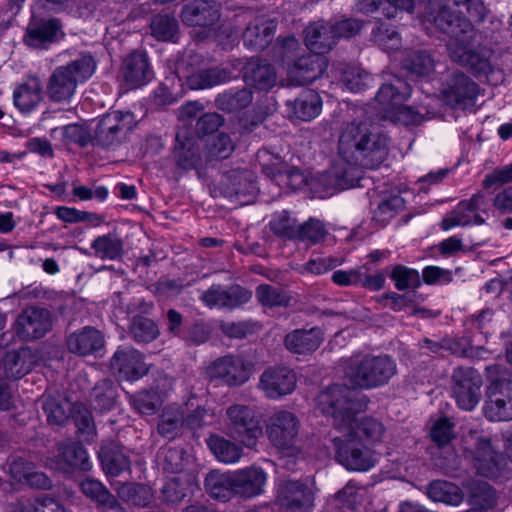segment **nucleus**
Instances as JSON below:
<instances>
[{"instance_id": "f257e3e1", "label": "nucleus", "mask_w": 512, "mask_h": 512, "mask_svg": "<svg viewBox=\"0 0 512 512\" xmlns=\"http://www.w3.org/2000/svg\"><path fill=\"white\" fill-rule=\"evenodd\" d=\"M428 21L449 36L447 49L453 62L466 68L478 79H489L496 71L492 62L493 51L487 47L472 48L476 37L474 22L486 17L482 0H434Z\"/></svg>"}, {"instance_id": "f03ea898", "label": "nucleus", "mask_w": 512, "mask_h": 512, "mask_svg": "<svg viewBox=\"0 0 512 512\" xmlns=\"http://www.w3.org/2000/svg\"><path fill=\"white\" fill-rule=\"evenodd\" d=\"M388 135L364 122L344 123L338 138L340 161L311 180L314 189H348L359 184L360 168L376 169L387 158Z\"/></svg>"}, {"instance_id": "7ed1b4c3", "label": "nucleus", "mask_w": 512, "mask_h": 512, "mask_svg": "<svg viewBox=\"0 0 512 512\" xmlns=\"http://www.w3.org/2000/svg\"><path fill=\"white\" fill-rule=\"evenodd\" d=\"M321 412L333 418L334 427L359 442L374 447L383 441L386 428L374 417L357 418L365 407L364 396L346 385L334 384L317 398Z\"/></svg>"}, {"instance_id": "20e7f679", "label": "nucleus", "mask_w": 512, "mask_h": 512, "mask_svg": "<svg viewBox=\"0 0 512 512\" xmlns=\"http://www.w3.org/2000/svg\"><path fill=\"white\" fill-rule=\"evenodd\" d=\"M397 373L395 360L387 354L352 357L344 369L346 380L355 388L370 390L385 386Z\"/></svg>"}, {"instance_id": "39448f33", "label": "nucleus", "mask_w": 512, "mask_h": 512, "mask_svg": "<svg viewBox=\"0 0 512 512\" xmlns=\"http://www.w3.org/2000/svg\"><path fill=\"white\" fill-rule=\"evenodd\" d=\"M96 69L90 54H80L65 65L56 67L48 78L45 93L55 103L70 102L78 84L88 80Z\"/></svg>"}, {"instance_id": "423d86ee", "label": "nucleus", "mask_w": 512, "mask_h": 512, "mask_svg": "<svg viewBox=\"0 0 512 512\" xmlns=\"http://www.w3.org/2000/svg\"><path fill=\"white\" fill-rule=\"evenodd\" d=\"M132 112L112 111L103 115L94 129L93 146L102 149H115L127 140L136 126Z\"/></svg>"}, {"instance_id": "0eeeda50", "label": "nucleus", "mask_w": 512, "mask_h": 512, "mask_svg": "<svg viewBox=\"0 0 512 512\" xmlns=\"http://www.w3.org/2000/svg\"><path fill=\"white\" fill-rule=\"evenodd\" d=\"M262 427L253 407L234 404L226 410V434L247 448H254L262 435Z\"/></svg>"}, {"instance_id": "6e6552de", "label": "nucleus", "mask_w": 512, "mask_h": 512, "mask_svg": "<svg viewBox=\"0 0 512 512\" xmlns=\"http://www.w3.org/2000/svg\"><path fill=\"white\" fill-rule=\"evenodd\" d=\"M299 427V419L293 412L277 410L267 418L265 434L276 449L294 454L298 450Z\"/></svg>"}, {"instance_id": "1a4fd4ad", "label": "nucleus", "mask_w": 512, "mask_h": 512, "mask_svg": "<svg viewBox=\"0 0 512 512\" xmlns=\"http://www.w3.org/2000/svg\"><path fill=\"white\" fill-rule=\"evenodd\" d=\"M333 443L337 461L348 470L368 471L378 462V454L371 447L347 433H342L341 437H334Z\"/></svg>"}, {"instance_id": "9d476101", "label": "nucleus", "mask_w": 512, "mask_h": 512, "mask_svg": "<svg viewBox=\"0 0 512 512\" xmlns=\"http://www.w3.org/2000/svg\"><path fill=\"white\" fill-rule=\"evenodd\" d=\"M481 374L472 367H456L451 375L452 396L462 410H473L481 399Z\"/></svg>"}, {"instance_id": "9b49d317", "label": "nucleus", "mask_w": 512, "mask_h": 512, "mask_svg": "<svg viewBox=\"0 0 512 512\" xmlns=\"http://www.w3.org/2000/svg\"><path fill=\"white\" fill-rule=\"evenodd\" d=\"M200 57L198 55L189 56V60H183L178 68L177 73L180 79H185V84L192 90L208 89L217 85L229 82L233 78L232 70L214 66L194 70L192 66L198 63Z\"/></svg>"}, {"instance_id": "f8f14e48", "label": "nucleus", "mask_w": 512, "mask_h": 512, "mask_svg": "<svg viewBox=\"0 0 512 512\" xmlns=\"http://www.w3.org/2000/svg\"><path fill=\"white\" fill-rule=\"evenodd\" d=\"M206 376L230 387L241 386L251 376V365L240 355L228 354L212 361L206 368Z\"/></svg>"}, {"instance_id": "ddd939ff", "label": "nucleus", "mask_w": 512, "mask_h": 512, "mask_svg": "<svg viewBox=\"0 0 512 512\" xmlns=\"http://www.w3.org/2000/svg\"><path fill=\"white\" fill-rule=\"evenodd\" d=\"M484 414L490 421L512 419V381L495 379L487 389Z\"/></svg>"}, {"instance_id": "4468645a", "label": "nucleus", "mask_w": 512, "mask_h": 512, "mask_svg": "<svg viewBox=\"0 0 512 512\" xmlns=\"http://www.w3.org/2000/svg\"><path fill=\"white\" fill-rule=\"evenodd\" d=\"M442 94L448 105L465 109L475 105L479 87L465 73L457 71L451 73L443 83Z\"/></svg>"}, {"instance_id": "2eb2a0df", "label": "nucleus", "mask_w": 512, "mask_h": 512, "mask_svg": "<svg viewBox=\"0 0 512 512\" xmlns=\"http://www.w3.org/2000/svg\"><path fill=\"white\" fill-rule=\"evenodd\" d=\"M53 327L52 314L48 309L29 306L17 317L15 332L24 341L44 337Z\"/></svg>"}, {"instance_id": "dca6fc26", "label": "nucleus", "mask_w": 512, "mask_h": 512, "mask_svg": "<svg viewBox=\"0 0 512 512\" xmlns=\"http://www.w3.org/2000/svg\"><path fill=\"white\" fill-rule=\"evenodd\" d=\"M314 495L300 480H284L278 484L276 501L286 512H312Z\"/></svg>"}, {"instance_id": "f3484780", "label": "nucleus", "mask_w": 512, "mask_h": 512, "mask_svg": "<svg viewBox=\"0 0 512 512\" xmlns=\"http://www.w3.org/2000/svg\"><path fill=\"white\" fill-rule=\"evenodd\" d=\"M221 194L231 201L248 203L249 197L257 191L255 176L247 169H232L223 173L219 182Z\"/></svg>"}, {"instance_id": "a211bd4d", "label": "nucleus", "mask_w": 512, "mask_h": 512, "mask_svg": "<svg viewBox=\"0 0 512 512\" xmlns=\"http://www.w3.org/2000/svg\"><path fill=\"white\" fill-rule=\"evenodd\" d=\"M251 298L252 292L247 288L240 285L224 288L220 284H213L200 296V300L209 308L218 307L229 310L246 304Z\"/></svg>"}, {"instance_id": "6ab92c4d", "label": "nucleus", "mask_w": 512, "mask_h": 512, "mask_svg": "<svg viewBox=\"0 0 512 512\" xmlns=\"http://www.w3.org/2000/svg\"><path fill=\"white\" fill-rule=\"evenodd\" d=\"M112 372L120 379L135 381L149 371L144 356L132 347H119L110 361Z\"/></svg>"}, {"instance_id": "aec40b11", "label": "nucleus", "mask_w": 512, "mask_h": 512, "mask_svg": "<svg viewBox=\"0 0 512 512\" xmlns=\"http://www.w3.org/2000/svg\"><path fill=\"white\" fill-rule=\"evenodd\" d=\"M296 374L287 367H270L259 380L258 388L269 399H279L291 394L296 387Z\"/></svg>"}, {"instance_id": "412c9836", "label": "nucleus", "mask_w": 512, "mask_h": 512, "mask_svg": "<svg viewBox=\"0 0 512 512\" xmlns=\"http://www.w3.org/2000/svg\"><path fill=\"white\" fill-rule=\"evenodd\" d=\"M485 196L483 193L473 195L469 200L461 201L441 222L445 231L456 226L481 225L485 222L478 213L484 210Z\"/></svg>"}, {"instance_id": "4be33fe9", "label": "nucleus", "mask_w": 512, "mask_h": 512, "mask_svg": "<svg viewBox=\"0 0 512 512\" xmlns=\"http://www.w3.org/2000/svg\"><path fill=\"white\" fill-rule=\"evenodd\" d=\"M506 461L497 452L489 438L477 439L474 455V467L477 473L486 478H496L500 475Z\"/></svg>"}, {"instance_id": "5701e85b", "label": "nucleus", "mask_w": 512, "mask_h": 512, "mask_svg": "<svg viewBox=\"0 0 512 512\" xmlns=\"http://www.w3.org/2000/svg\"><path fill=\"white\" fill-rule=\"evenodd\" d=\"M326 59L314 52L299 57L288 67V75L298 85H307L326 70Z\"/></svg>"}, {"instance_id": "b1692460", "label": "nucleus", "mask_w": 512, "mask_h": 512, "mask_svg": "<svg viewBox=\"0 0 512 512\" xmlns=\"http://www.w3.org/2000/svg\"><path fill=\"white\" fill-rule=\"evenodd\" d=\"M411 94L410 85L399 77H393L389 82L379 88L375 101L379 105V113L382 117L395 110L404 103Z\"/></svg>"}, {"instance_id": "393cba45", "label": "nucleus", "mask_w": 512, "mask_h": 512, "mask_svg": "<svg viewBox=\"0 0 512 512\" xmlns=\"http://www.w3.org/2000/svg\"><path fill=\"white\" fill-rule=\"evenodd\" d=\"M104 343L103 334L92 326H85L72 332L66 338L68 351L78 356L92 355L101 350Z\"/></svg>"}, {"instance_id": "a878e982", "label": "nucleus", "mask_w": 512, "mask_h": 512, "mask_svg": "<svg viewBox=\"0 0 512 512\" xmlns=\"http://www.w3.org/2000/svg\"><path fill=\"white\" fill-rule=\"evenodd\" d=\"M276 22L265 15H258L249 22L244 33L243 43L246 47L263 50L273 40Z\"/></svg>"}, {"instance_id": "bb28decb", "label": "nucleus", "mask_w": 512, "mask_h": 512, "mask_svg": "<svg viewBox=\"0 0 512 512\" xmlns=\"http://www.w3.org/2000/svg\"><path fill=\"white\" fill-rule=\"evenodd\" d=\"M122 72L126 84L130 88H138L153 78V71L145 52L134 51L123 61Z\"/></svg>"}, {"instance_id": "cd10ccee", "label": "nucleus", "mask_w": 512, "mask_h": 512, "mask_svg": "<svg viewBox=\"0 0 512 512\" xmlns=\"http://www.w3.org/2000/svg\"><path fill=\"white\" fill-rule=\"evenodd\" d=\"M50 466L54 470L68 472L70 469L88 471L91 469L86 449L79 443H68L59 447V453L51 459Z\"/></svg>"}, {"instance_id": "c85d7f7f", "label": "nucleus", "mask_w": 512, "mask_h": 512, "mask_svg": "<svg viewBox=\"0 0 512 512\" xmlns=\"http://www.w3.org/2000/svg\"><path fill=\"white\" fill-rule=\"evenodd\" d=\"M243 78L247 85L267 91L275 86L277 74L275 68L266 60L251 58L243 67Z\"/></svg>"}, {"instance_id": "c756f323", "label": "nucleus", "mask_w": 512, "mask_h": 512, "mask_svg": "<svg viewBox=\"0 0 512 512\" xmlns=\"http://www.w3.org/2000/svg\"><path fill=\"white\" fill-rule=\"evenodd\" d=\"M235 496L256 497L263 493L267 476L263 469L247 467L233 473Z\"/></svg>"}, {"instance_id": "7c9ffc66", "label": "nucleus", "mask_w": 512, "mask_h": 512, "mask_svg": "<svg viewBox=\"0 0 512 512\" xmlns=\"http://www.w3.org/2000/svg\"><path fill=\"white\" fill-rule=\"evenodd\" d=\"M181 17L189 26H212L220 19V7L215 1H194L183 7Z\"/></svg>"}, {"instance_id": "2f4dec72", "label": "nucleus", "mask_w": 512, "mask_h": 512, "mask_svg": "<svg viewBox=\"0 0 512 512\" xmlns=\"http://www.w3.org/2000/svg\"><path fill=\"white\" fill-rule=\"evenodd\" d=\"M304 34L307 48L321 56L329 52L337 43L332 22L322 20L311 23L305 28Z\"/></svg>"}, {"instance_id": "473e14b6", "label": "nucleus", "mask_w": 512, "mask_h": 512, "mask_svg": "<svg viewBox=\"0 0 512 512\" xmlns=\"http://www.w3.org/2000/svg\"><path fill=\"white\" fill-rule=\"evenodd\" d=\"M173 156L177 167L188 171L197 169L201 163L200 148L196 139L188 131H179L176 134V144Z\"/></svg>"}, {"instance_id": "72a5a7b5", "label": "nucleus", "mask_w": 512, "mask_h": 512, "mask_svg": "<svg viewBox=\"0 0 512 512\" xmlns=\"http://www.w3.org/2000/svg\"><path fill=\"white\" fill-rule=\"evenodd\" d=\"M99 459L104 471L110 476H118L130 469L128 450L116 441H109L101 446Z\"/></svg>"}, {"instance_id": "f704fd0d", "label": "nucleus", "mask_w": 512, "mask_h": 512, "mask_svg": "<svg viewBox=\"0 0 512 512\" xmlns=\"http://www.w3.org/2000/svg\"><path fill=\"white\" fill-rule=\"evenodd\" d=\"M323 341V334L320 328L309 330L297 329L288 333L284 343L286 348L295 354H308L317 350Z\"/></svg>"}, {"instance_id": "c9c22d12", "label": "nucleus", "mask_w": 512, "mask_h": 512, "mask_svg": "<svg viewBox=\"0 0 512 512\" xmlns=\"http://www.w3.org/2000/svg\"><path fill=\"white\" fill-rule=\"evenodd\" d=\"M42 101V85L38 77H29L13 92V102L22 113L33 111Z\"/></svg>"}, {"instance_id": "e433bc0d", "label": "nucleus", "mask_w": 512, "mask_h": 512, "mask_svg": "<svg viewBox=\"0 0 512 512\" xmlns=\"http://www.w3.org/2000/svg\"><path fill=\"white\" fill-rule=\"evenodd\" d=\"M233 481V473L212 470L205 477V491L210 497L226 502L235 496Z\"/></svg>"}, {"instance_id": "4c0bfd02", "label": "nucleus", "mask_w": 512, "mask_h": 512, "mask_svg": "<svg viewBox=\"0 0 512 512\" xmlns=\"http://www.w3.org/2000/svg\"><path fill=\"white\" fill-rule=\"evenodd\" d=\"M82 493L91 500L111 511L122 512L124 508L116 497L98 480L86 478L80 482Z\"/></svg>"}, {"instance_id": "58836bf2", "label": "nucleus", "mask_w": 512, "mask_h": 512, "mask_svg": "<svg viewBox=\"0 0 512 512\" xmlns=\"http://www.w3.org/2000/svg\"><path fill=\"white\" fill-rule=\"evenodd\" d=\"M4 370L9 378L19 379L32 370L34 355L29 348L8 351L4 357Z\"/></svg>"}, {"instance_id": "ea45409f", "label": "nucleus", "mask_w": 512, "mask_h": 512, "mask_svg": "<svg viewBox=\"0 0 512 512\" xmlns=\"http://www.w3.org/2000/svg\"><path fill=\"white\" fill-rule=\"evenodd\" d=\"M253 100L252 92L246 88H230L219 93L215 98V106L224 112L234 113L248 107Z\"/></svg>"}, {"instance_id": "a19ab883", "label": "nucleus", "mask_w": 512, "mask_h": 512, "mask_svg": "<svg viewBox=\"0 0 512 512\" xmlns=\"http://www.w3.org/2000/svg\"><path fill=\"white\" fill-rule=\"evenodd\" d=\"M60 22L57 19L42 20L31 24L25 36V42L31 47H43L54 41Z\"/></svg>"}, {"instance_id": "79ce46f5", "label": "nucleus", "mask_w": 512, "mask_h": 512, "mask_svg": "<svg viewBox=\"0 0 512 512\" xmlns=\"http://www.w3.org/2000/svg\"><path fill=\"white\" fill-rule=\"evenodd\" d=\"M91 249L102 260H118L124 254V242L117 234L109 233L95 238Z\"/></svg>"}, {"instance_id": "37998d69", "label": "nucleus", "mask_w": 512, "mask_h": 512, "mask_svg": "<svg viewBox=\"0 0 512 512\" xmlns=\"http://www.w3.org/2000/svg\"><path fill=\"white\" fill-rule=\"evenodd\" d=\"M257 301L264 307H288L291 296L284 288L271 284H260L255 289Z\"/></svg>"}, {"instance_id": "c03bdc74", "label": "nucleus", "mask_w": 512, "mask_h": 512, "mask_svg": "<svg viewBox=\"0 0 512 512\" xmlns=\"http://www.w3.org/2000/svg\"><path fill=\"white\" fill-rule=\"evenodd\" d=\"M428 497L434 502L457 506L463 501L460 488L450 482L433 481L427 488Z\"/></svg>"}, {"instance_id": "a18cd8bd", "label": "nucleus", "mask_w": 512, "mask_h": 512, "mask_svg": "<svg viewBox=\"0 0 512 512\" xmlns=\"http://www.w3.org/2000/svg\"><path fill=\"white\" fill-rule=\"evenodd\" d=\"M207 445L215 457L223 463H235L242 456L241 447L218 435L209 436Z\"/></svg>"}, {"instance_id": "49530a36", "label": "nucleus", "mask_w": 512, "mask_h": 512, "mask_svg": "<svg viewBox=\"0 0 512 512\" xmlns=\"http://www.w3.org/2000/svg\"><path fill=\"white\" fill-rule=\"evenodd\" d=\"M118 496L134 506L146 507L154 499V492L151 487L144 484L126 483L119 487Z\"/></svg>"}, {"instance_id": "de8ad7c7", "label": "nucleus", "mask_w": 512, "mask_h": 512, "mask_svg": "<svg viewBox=\"0 0 512 512\" xmlns=\"http://www.w3.org/2000/svg\"><path fill=\"white\" fill-rule=\"evenodd\" d=\"M322 101L314 90L304 91L294 103L295 115L304 121H310L320 114Z\"/></svg>"}, {"instance_id": "09e8293b", "label": "nucleus", "mask_w": 512, "mask_h": 512, "mask_svg": "<svg viewBox=\"0 0 512 512\" xmlns=\"http://www.w3.org/2000/svg\"><path fill=\"white\" fill-rule=\"evenodd\" d=\"M116 389L109 379H102L96 383L91 392V403L99 411L111 410L116 401Z\"/></svg>"}, {"instance_id": "8fccbe9b", "label": "nucleus", "mask_w": 512, "mask_h": 512, "mask_svg": "<svg viewBox=\"0 0 512 512\" xmlns=\"http://www.w3.org/2000/svg\"><path fill=\"white\" fill-rule=\"evenodd\" d=\"M191 479L187 476H176L168 479L162 489V501L166 504H178L187 496Z\"/></svg>"}, {"instance_id": "3c124183", "label": "nucleus", "mask_w": 512, "mask_h": 512, "mask_svg": "<svg viewBox=\"0 0 512 512\" xmlns=\"http://www.w3.org/2000/svg\"><path fill=\"white\" fill-rule=\"evenodd\" d=\"M403 67L416 76H428L434 71L435 62L427 51L416 50L407 54Z\"/></svg>"}, {"instance_id": "603ef678", "label": "nucleus", "mask_w": 512, "mask_h": 512, "mask_svg": "<svg viewBox=\"0 0 512 512\" xmlns=\"http://www.w3.org/2000/svg\"><path fill=\"white\" fill-rule=\"evenodd\" d=\"M74 405L66 399L47 397L43 403V409L50 424L62 425L71 415Z\"/></svg>"}, {"instance_id": "864d4df0", "label": "nucleus", "mask_w": 512, "mask_h": 512, "mask_svg": "<svg viewBox=\"0 0 512 512\" xmlns=\"http://www.w3.org/2000/svg\"><path fill=\"white\" fill-rule=\"evenodd\" d=\"M371 41L384 50H396L401 45L399 33L388 23L377 21L371 32Z\"/></svg>"}, {"instance_id": "5fc2aeb1", "label": "nucleus", "mask_w": 512, "mask_h": 512, "mask_svg": "<svg viewBox=\"0 0 512 512\" xmlns=\"http://www.w3.org/2000/svg\"><path fill=\"white\" fill-rule=\"evenodd\" d=\"M181 425H183V413L178 407L169 406L163 410L158 423V432L167 439H173Z\"/></svg>"}, {"instance_id": "6e6d98bb", "label": "nucleus", "mask_w": 512, "mask_h": 512, "mask_svg": "<svg viewBox=\"0 0 512 512\" xmlns=\"http://www.w3.org/2000/svg\"><path fill=\"white\" fill-rule=\"evenodd\" d=\"M151 34L159 41H173L178 32L177 20L169 15H156L150 24Z\"/></svg>"}, {"instance_id": "4d7b16f0", "label": "nucleus", "mask_w": 512, "mask_h": 512, "mask_svg": "<svg viewBox=\"0 0 512 512\" xmlns=\"http://www.w3.org/2000/svg\"><path fill=\"white\" fill-rule=\"evenodd\" d=\"M130 334L138 343H149L159 334L157 325L149 318L135 316L130 325Z\"/></svg>"}, {"instance_id": "13d9d810", "label": "nucleus", "mask_w": 512, "mask_h": 512, "mask_svg": "<svg viewBox=\"0 0 512 512\" xmlns=\"http://www.w3.org/2000/svg\"><path fill=\"white\" fill-rule=\"evenodd\" d=\"M327 234V230L322 221L310 218L302 225L298 226L296 238L302 242L316 244L322 241Z\"/></svg>"}, {"instance_id": "bf43d9fd", "label": "nucleus", "mask_w": 512, "mask_h": 512, "mask_svg": "<svg viewBox=\"0 0 512 512\" xmlns=\"http://www.w3.org/2000/svg\"><path fill=\"white\" fill-rule=\"evenodd\" d=\"M391 279L398 290L415 289L421 284L419 272L403 265L393 268Z\"/></svg>"}, {"instance_id": "052dcab7", "label": "nucleus", "mask_w": 512, "mask_h": 512, "mask_svg": "<svg viewBox=\"0 0 512 512\" xmlns=\"http://www.w3.org/2000/svg\"><path fill=\"white\" fill-rule=\"evenodd\" d=\"M470 503L480 511L494 507L496 503L495 490L488 483H478L471 491Z\"/></svg>"}, {"instance_id": "680f3d73", "label": "nucleus", "mask_w": 512, "mask_h": 512, "mask_svg": "<svg viewBox=\"0 0 512 512\" xmlns=\"http://www.w3.org/2000/svg\"><path fill=\"white\" fill-rule=\"evenodd\" d=\"M270 228L279 237L295 239L298 226L287 211L276 213L270 221Z\"/></svg>"}, {"instance_id": "e2e57ef3", "label": "nucleus", "mask_w": 512, "mask_h": 512, "mask_svg": "<svg viewBox=\"0 0 512 512\" xmlns=\"http://www.w3.org/2000/svg\"><path fill=\"white\" fill-rule=\"evenodd\" d=\"M207 148L210 157L226 159L233 152L235 144L228 134L219 133L209 140Z\"/></svg>"}, {"instance_id": "0e129e2a", "label": "nucleus", "mask_w": 512, "mask_h": 512, "mask_svg": "<svg viewBox=\"0 0 512 512\" xmlns=\"http://www.w3.org/2000/svg\"><path fill=\"white\" fill-rule=\"evenodd\" d=\"M131 403L139 413L152 415L157 411L159 397L154 391H140L133 395Z\"/></svg>"}, {"instance_id": "69168bd1", "label": "nucleus", "mask_w": 512, "mask_h": 512, "mask_svg": "<svg viewBox=\"0 0 512 512\" xmlns=\"http://www.w3.org/2000/svg\"><path fill=\"white\" fill-rule=\"evenodd\" d=\"M444 346L457 356L483 358V354L486 352L482 347H472L469 340L464 337L447 341Z\"/></svg>"}, {"instance_id": "338daca9", "label": "nucleus", "mask_w": 512, "mask_h": 512, "mask_svg": "<svg viewBox=\"0 0 512 512\" xmlns=\"http://www.w3.org/2000/svg\"><path fill=\"white\" fill-rule=\"evenodd\" d=\"M71 415L81 434L93 435L95 433V424L91 412L87 408L83 405H74Z\"/></svg>"}, {"instance_id": "774afa93", "label": "nucleus", "mask_w": 512, "mask_h": 512, "mask_svg": "<svg viewBox=\"0 0 512 512\" xmlns=\"http://www.w3.org/2000/svg\"><path fill=\"white\" fill-rule=\"evenodd\" d=\"M20 504L25 508L24 512H65L64 507L50 497L21 501Z\"/></svg>"}]
</instances>
